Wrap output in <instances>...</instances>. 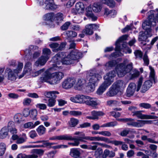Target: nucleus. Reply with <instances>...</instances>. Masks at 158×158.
<instances>
[{"label": "nucleus", "instance_id": "nucleus-1", "mask_svg": "<svg viewBox=\"0 0 158 158\" xmlns=\"http://www.w3.org/2000/svg\"><path fill=\"white\" fill-rule=\"evenodd\" d=\"M128 37V35H125L119 37L115 43V51L116 52H113L109 56L105 55L104 56L107 57L109 59H111L115 58L118 56H123V54L121 52V51H122L123 48L126 47L127 43L124 42L123 41L126 40Z\"/></svg>", "mask_w": 158, "mask_h": 158}, {"label": "nucleus", "instance_id": "nucleus-2", "mask_svg": "<svg viewBox=\"0 0 158 158\" xmlns=\"http://www.w3.org/2000/svg\"><path fill=\"white\" fill-rule=\"evenodd\" d=\"M74 135H79L78 136L73 137L72 136L69 135H65L64 138L63 140H74L73 143H69L68 144L72 145L73 146H77L79 144L80 142H85L86 141L84 140H87V136L85 135V134L82 132L76 131L74 133Z\"/></svg>", "mask_w": 158, "mask_h": 158}, {"label": "nucleus", "instance_id": "nucleus-3", "mask_svg": "<svg viewBox=\"0 0 158 158\" xmlns=\"http://www.w3.org/2000/svg\"><path fill=\"white\" fill-rule=\"evenodd\" d=\"M129 60L125 59L122 63L118 64L116 67L117 74L118 77H121L123 76L127 73H129L132 69V63H129L126 66V64L128 63Z\"/></svg>", "mask_w": 158, "mask_h": 158}, {"label": "nucleus", "instance_id": "nucleus-4", "mask_svg": "<svg viewBox=\"0 0 158 158\" xmlns=\"http://www.w3.org/2000/svg\"><path fill=\"white\" fill-rule=\"evenodd\" d=\"M56 64H58L59 62H60L63 64L69 65L74 64V60L70 59L69 55H66L64 52H60L56 54L53 57Z\"/></svg>", "mask_w": 158, "mask_h": 158}, {"label": "nucleus", "instance_id": "nucleus-5", "mask_svg": "<svg viewBox=\"0 0 158 158\" xmlns=\"http://www.w3.org/2000/svg\"><path fill=\"white\" fill-rule=\"evenodd\" d=\"M23 66L22 63L19 62L16 69H12L7 68L5 70V74L7 75L8 79L11 81H15L16 79V75L21 71Z\"/></svg>", "mask_w": 158, "mask_h": 158}, {"label": "nucleus", "instance_id": "nucleus-6", "mask_svg": "<svg viewBox=\"0 0 158 158\" xmlns=\"http://www.w3.org/2000/svg\"><path fill=\"white\" fill-rule=\"evenodd\" d=\"M120 120L124 122H128L127 124L136 127H140L143 126L146 122L144 120H139L137 122H134V119L131 118H123L121 119Z\"/></svg>", "mask_w": 158, "mask_h": 158}, {"label": "nucleus", "instance_id": "nucleus-7", "mask_svg": "<svg viewBox=\"0 0 158 158\" xmlns=\"http://www.w3.org/2000/svg\"><path fill=\"white\" fill-rule=\"evenodd\" d=\"M51 80L49 83L51 85H54L58 83L64 76V73L61 72H56L51 73Z\"/></svg>", "mask_w": 158, "mask_h": 158}, {"label": "nucleus", "instance_id": "nucleus-8", "mask_svg": "<svg viewBox=\"0 0 158 158\" xmlns=\"http://www.w3.org/2000/svg\"><path fill=\"white\" fill-rule=\"evenodd\" d=\"M86 77L89 82L96 83L101 79L102 77L100 74L94 73L93 71H91L87 73Z\"/></svg>", "mask_w": 158, "mask_h": 158}, {"label": "nucleus", "instance_id": "nucleus-9", "mask_svg": "<svg viewBox=\"0 0 158 158\" xmlns=\"http://www.w3.org/2000/svg\"><path fill=\"white\" fill-rule=\"evenodd\" d=\"M76 81L74 78H68L65 79L62 83V87L68 89L72 87L75 84Z\"/></svg>", "mask_w": 158, "mask_h": 158}, {"label": "nucleus", "instance_id": "nucleus-10", "mask_svg": "<svg viewBox=\"0 0 158 158\" xmlns=\"http://www.w3.org/2000/svg\"><path fill=\"white\" fill-rule=\"evenodd\" d=\"M142 110H137L134 114H132L133 116H135L138 118L140 119H156L158 117L154 115H145L142 113Z\"/></svg>", "mask_w": 158, "mask_h": 158}, {"label": "nucleus", "instance_id": "nucleus-11", "mask_svg": "<svg viewBox=\"0 0 158 158\" xmlns=\"http://www.w3.org/2000/svg\"><path fill=\"white\" fill-rule=\"evenodd\" d=\"M69 56L70 59L74 60V63L75 60H77L82 57V53L79 52V51L77 49H74L71 51V52L68 54Z\"/></svg>", "mask_w": 158, "mask_h": 158}, {"label": "nucleus", "instance_id": "nucleus-12", "mask_svg": "<svg viewBox=\"0 0 158 158\" xmlns=\"http://www.w3.org/2000/svg\"><path fill=\"white\" fill-rule=\"evenodd\" d=\"M99 27V25L97 24H89L86 26L84 32L87 35H92L93 34V31Z\"/></svg>", "mask_w": 158, "mask_h": 158}, {"label": "nucleus", "instance_id": "nucleus-13", "mask_svg": "<svg viewBox=\"0 0 158 158\" xmlns=\"http://www.w3.org/2000/svg\"><path fill=\"white\" fill-rule=\"evenodd\" d=\"M66 44L64 43H62L59 45L56 43H53L49 44V47L53 49L52 51L54 52H57L61 51L65 47Z\"/></svg>", "mask_w": 158, "mask_h": 158}, {"label": "nucleus", "instance_id": "nucleus-14", "mask_svg": "<svg viewBox=\"0 0 158 158\" xmlns=\"http://www.w3.org/2000/svg\"><path fill=\"white\" fill-rule=\"evenodd\" d=\"M116 74V73L115 70H113L110 72L104 77V81L106 83H110V85L113 82V78L115 76Z\"/></svg>", "mask_w": 158, "mask_h": 158}, {"label": "nucleus", "instance_id": "nucleus-15", "mask_svg": "<svg viewBox=\"0 0 158 158\" xmlns=\"http://www.w3.org/2000/svg\"><path fill=\"white\" fill-rule=\"evenodd\" d=\"M87 96L83 95H78L75 97L70 98L71 101L74 102L78 103H85Z\"/></svg>", "mask_w": 158, "mask_h": 158}, {"label": "nucleus", "instance_id": "nucleus-16", "mask_svg": "<svg viewBox=\"0 0 158 158\" xmlns=\"http://www.w3.org/2000/svg\"><path fill=\"white\" fill-rule=\"evenodd\" d=\"M51 73L48 70H46L40 77L39 80L41 82L49 83V81L51 80Z\"/></svg>", "mask_w": 158, "mask_h": 158}, {"label": "nucleus", "instance_id": "nucleus-17", "mask_svg": "<svg viewBox=\"0 0 158 158\" xmlns=\"http://www.w3.org/2000/svg\"><path fill=\"white\" fill-rule=\"evenodd\" d=\"M136 88V85L135 83H130L127 89L126 92L127 96L130 97L132 96L135 91Z\"/></svg>", "mask_w": 158, "mask_h": 158}, {"label": "nucleus", "instance_id": "nucleus-18", "mask_svg": "<svg viewBox=\"0 0 158 158\" xmlns=\"http://www.w3.org/2000/svg\"><path fill=\"white\" fill-rule=\"evenodd\" d=\"M85 103L87 105L94 107H96L98 105V103L96 99L91 98L87 96Z\"/></svg>", "mask_w": 158, "mask_h": 158}, {"label": "nucleus", "instance_id": "nucleus-19", "mask_svg": "<svg viewBox=\"0 0 158 158\" xmlns=\"http://www.w3.org/2000/svg\"><path fill=\"white\" fill-rule=\"evenodd\" d=\"M87 140L89 141H103L108 143H110L111 141L109 139L106 137H91L87 136Z\"/></svg>", "mask_w": 158, "mask_h": 158}, {"label": "nucleus", "instance_id": "nucleus-20", "mask_svg": "<svg viewBox=\"0 0 158 158\" xmlns=\"http://www.w3.org/2000/svg\"><path fill=\"white\" fill-rule=\"evenodd\" d=\"M45 4L46 6L44 8L46 10H54L57 7V5L54 4L53 0H46Z\"/></svg>", "mask_w": 158, "mask_h": 158}, {"label": "nucleus", "instance_id": "nucleus-21", "mask_svg": "<svg viewBox=\"0 0 158 158\" xmlns=\"http://www.w3.org/2000/svg\"><path fill=\"white\" fill-rule=\"evenodd\" d=\"M110 85V83H106L104 81L98 89L97 94L99 95H102Z\"/></svg>", "mask_w": 158, "mask_h": 158}, {"label": "nucleus", "instance_id": "nucleus-22", "mask_svg": "<svg viewBox=\"0 0 158 158\" xmlns=\"http://www.w3.org/2000/svg\"><path fill=\"white\" fill-rule=\"evenodd\" d=\"M81 152L80 149L77 148H72L70 149V155L75 158H81Z\"/></svg>", "mask_w": 158, "mask_h": 158}, {"label": "nucleus", "instance_id": "nucleus-23", "mask_svg": "<svg viewBox=\"0 0 158 158\" xmlns=\"http://www.w3.org/2000/svg\"><path fill=\"white\" fill-rule=\"evenodd\" d=\"M9 131L12 134H15L17 133V130L15 128L14 122L11 121L8 122L7 126L6 127Z\"/></svg>", "mask_w": 158, "mask_h": 158}, {"label": "nucleus", "instance_id": "nucleus-24", "mask_svg": "<svg viewBox=\"0 0 158 158\" xmlns=\"http://www.w3.org/2000/svg\"><path fill=\"white\" fill-rule=\"evenodd\" d=\"M119 91L112 85L109 89V90L106 93V95L109 97H113L116 95Z\"/></svg>", "mask_w": 158, "mask_h": 158}, {"label": "nucleus", "instance_id": "nucleus-25", "mask_svg": "<svg viewBox=\"0 0 158 158\" xmlns=\"http://www.w3.org/2000/svg\"><path fill=\"white\" fill-rule=\"evenodd\" d=\"M48 59V58L47 57H45L44 56H42L35 62V64L36 66H38L40 65H44Z\"/></svg>", "mask_w": 158, "mask_h": 158}, {"label": "nucleus", "instance_id": "nucleus-26", "mask_svg": "<svg viewBox=\"0 0 158 158\" xmlns=\"http://www.w3.org/2000/svg\"><path fill=\"white\" fill-rule=\"evenodd\" d=\"M86 15L89 17L91 19L92 21H95L97 19V17L95 16L92 11V8L91 7L89 6L86 9Z\"/></svg>", "mask_w": 158, "mask_h": 158}, {"label": "nucleus", "instance_id": "nucleus-27", "mask_svg": "<svg viewBox=\"0 0 158 158\" xmlns=\"http://www.w3.org/2000/svg\"><path fill=\"white\" fill-rule=\"evenodd\" d=\"M8 129L7 127H3L0 130V138L3 139L6 138L8 135Z\"/></svg>", "mask_w": 158, "mask_h": 158}, {"label": "nucleus", "instance_id": "nucleus-28", "mask_svg": "<svg viewBox=\"0 0 158 158\" xmlns=\"http://www.w3.org/2000/svg\"><path fill=\"white\" fill-rule=\"evenodd\" d=\"M113 86H114L119 91L120 89L124 88L125 87V84L122 80H118L115 82L113 84Z\"/></svg>", "mask_w": 158, "mask_h": 158}, {"label": "nucleus", "instance_id": "nucleus-29", "mask_svg": "<svg viewBox=\"0 0 158 158\" xmlns=\"http://www.w3.org/2000/svg\"><path fill=\"white\" fill-rule=\"evenodd\" d=\"M152 83L150 81H147L144 82L142 86L141 92L144 93L147 91L152 85Z\"/></svg>", "mask_w": 158, "mask_h": 158}, {"label": "nucleus", "instance_id": "nucleus-30", "mask_svg": "<svg viewBox=\"0 0 158 158\" xmlns=\"http://www.w3.org/2000/svg\"><path fill=\"white\" fill-rule=\"evenodd\" d=\"M31 64L30 62H27L26 63L24 66V69L23 72L22 74L20 75L19 76V78H21L23 77L25 74L28 72L29 70H30V68H31Z\"/></svg>", "mask_w": 158, "mask_h": 158}, {"label": "nucleus", "instance_id": "nucleus-31", "mask_svg": "<svg viewBox=\"0 0 158 158\" xmlns=\"http://www.w3.org/2000/svg\"><path fill=\"white\" fill-rule=\"evenodd\" d=\"M36 131L39 135L41 136L45 134L46 129L43 125H41L36 128Z\"/></svg>", "mask_w": 158, "mask_h": 158}, {"label": "nucleus", "instance_id": "nucleus-32", "mask_svg": "<svg viewBox=\"0 0 158 158\" xmlns=\"http://www.w3.org/2000/svg\"><path fill=\"white\" fill-rule=\"evenodd\" d=\"M115 156V152L111 151H110L106 149L104 152L103 154H102V157L103 158H106L107 157L109 156L110 158L114 157Z\"/></svg>", "mask_w": 158, "mask_h": 158}, {"label": "nucleus", "instance_id": "nucleus-33", "mask_svg": "<svg viewBox=\"0 0 158 158\" xmlns=\"http://www.w3.org/2000/svg\"><path fill=\"white\" fill-rule=\"evenodd\" d=\"M102 4H106L110 7L113 8L115 6V3L113 0H100Z\"/></svg>", "mask_w": 158, "mask_h": 158}, {"label": "nucleus", "instance_id": "nucleus-34", "mask_svg": "<svg viewBox=\"0 0 158 158\" xmlns=\"http://www.w3.org/2000/svg\"><path fill=\"white\" fill-rule=\"evenodd\" d=\"M79 120L74 118H71L68 122V125L71 127H75L79 123Z\"/></svg>", "mask_w": 158, "mask_h": 158}, {"label": "nucleus", "instance_id": "nucleus-35", "mask_svg": "<svg viewBox=\"0 0 158 158\" xmlns=\"http://www.w3.org/2000/svg\"><path fill=\"white\" fill-rule=\"evenodd\" d=\"M65 35L68 39H71L76 37L77 33L72 31H65Z\"/></svg>", "mask_w": 158, "mask_h": 158}, {"label": "nucleus", "instance_id": "nucleus-36", "mask_svg": "<svg viewBox=\"0 0 158 158\" xmlns=\"http://www.w3.org/2000/svg\"><path fill=\"white\" fill-rule=\"evenodd\" d=\"M27 139L26 134L23 133L22 134L21 136L19 137L16 143L18 144H22L25 142Z\"/></svg>", "mask_w": 158, "mask_h": 158}, {"label": "nucleus", "instance_id": "nucleus-37", "mask_svg": "<svg viewBox=\"0 0 158 158\" xmlns=\"http://www.w3.org/2000/svg\"><path fill=\"white\" fill-rule=\"evenodd\" d=\"M106 104L107 105L111 106H120L121 105L120 102L116 100L108 101L106 102Z\"/></svg>", "mask_w": 158, "mask_h": 158}, {"label": "nucleus", "instance_id": "nucleus-38", "mask_svg": "<svg viewBox=\"0 0 158 158\" xmlns=\"http://www.w3.org/2000/svg\"><path fill=\"white\" fill-rule=\"evenodd\" d=\"M92 10L95 12L98 13L101 11L102 9V6L98 3H95L94 4L92 7H91Z\"/></svg>", "mask_w": 158, "mask_h": 158}, {"label": "nucleus", "instance_id": "nucleus-39", "mask_svg": "<svg viewBox=\"0 0 158 158\" xmlns=\"http://www.w3.org/2000/svg\"><path fill=\"white\" fill-rule=\"evenodd\" d=\"M22 118L23 116L22 114L20 113H18L14 116V121L16 123H20L23 121Z\"/></svg>", "mask_w": 158, "mask_h": 158}, {"label": "nucleus", "instance_id": "nucleus-40", "mask_svg": "<svg viewBox=\"0 0 158 158\" xmlns=\"http://www.w3.org/2000/svg\"><path fill=\"white\" fill-rule=\"evenodd\" d=\"M135 59L141 60L143 58V53L142 52L139 50H136L134 52Z\"/></svg>", "mask_w": 158, "mask_h": 158}, {"label": "nucleus", "instance_id": "nucleus-41", "mask_svg": "<svg viewBox=\"0 0 158 158\" xmlns=\"http://www.w3.org/2000/svg\"><path fill=\"white\" fill-rule=\"evenodd\" d=\"M6 147V144L3 142L0 143V157H2L4 154Z\"/></svg>", "mask_w": 158, "mask_h": 158}, {"label": "nucleus", "instance_id": "nucleus-42", "mask_svg": "<svg viewBox=\"0 0 158 158\" xmlns=\"http://www.w3.org/2000/svg\"><path fill=\"white\" fill-rule=\"evenodd\" d=\"M117 125V123L116 122H111L104 123L101 126V127H113Z\"/></svg>", "mask_w": 158, "mask_h": 158}, {"label": "nucleus", "instance_id": "nucleus-43", "mask_svg": "<svg viewBox=\"0 0 158 158\" xmlns=\"http://www.w3.org/2000/svg\"><path fill=\"white\" fill-rule=\"evenodd\" d=\"M91 114L94 117L95 119H98V116L103 115L104 113L102 111H93L91 112Z\"/></svg>", "mask_w": 158, "mask_h": 158}, {"label": "nucleus", "instance_id": "nucleus-44", "mask_svg": "<svg viewBox=\"0 0 158 158\" xmlns=\"http://www.w3.org/2000/svg\"><path fill=\"white\" fill-rule=\"evenodd\" d=\"M116 64V61L115 60H113L106 63L105 66L107 68H112Z\"/></svg>", "mask_w": 158, "mask_h": 158}, {"label": "nucleus", "instance_id": "nucleus-45", "mask_svg": "<svg viewBox=\"0 0 158 158\" xmlns=\"http://www.w3.org/2000/svg\"><path fill=\"white\" fill-rule=\"evenodd\" d=\"M31 118L33 120L36 119V116L37 114V111L35 109H32L30 112Z\"/></svg>", "mask_w": 158, "mask_h": 158}, {"label": "nucleus", "instance_id": "nucleus-46", "mask_svg": "<svg viewBox=\"0 0 158 158\" xmlns=\"http://www.w3.org/2000/svg\"><path fill=\"white\" fill-rule=\"evenodd\" d=\"M43 56L45 57H47L48 58H49L50 55L51 53V51L48 48H44L42 50Z\"/></svg>", "mask_w": 158, "mask_h": 158}, {"label": "nucleus", "instance_id": "nucleus-47", "mask_svg": "<svg viewBox=\"0 0 158 158\" xmlns=\"http://www.w3.org/2000/svg\"><path fill=\"white\" fill-rule=\"evenodd\" d=\"M75 7L77 11H79L80 10L82 11L83 10L84 6L82 2H77L76 4Z\"/></svg>", "mask_w": 158, "mask_h": 158}, {"label": "nucleus", "instance_id": "nucleus-48", "mask_svg": "<svg viewBox=\"0 0 158 158\" xmlns=\"http://www.w3.org/2000/svg\"><path fill=\"white\" fill-rule=\"evenodd\" d=\"M96 83L89 82L88 83V85L87 86V89L90 91H93L95 88V84Z\"/></svg>", "mask_w": 158, "mask_h": 158}, {"label": "nucleus", "instance_id": "nucleus-49", "mask_svg": "<svg viewBox=\"0 0 158 158\" xmlns=\"http://www.w3.org/2000/svg\"><path fill=\"white\" fill-rule=\"evenodd\" d=\"M54 15L53 13H49L46 14L44 16L45 19L47 21H52Z\"/></svg>", "mask_w": 158, "mask_h": 158}, {"label": "nucleus", "instance_id": "nucleus-50", "mask_svg": "<svg viewBox=\"0 0 158 158\" xmlns=\"http://www.w3.org/2000/svg\"><path fill=\"white\" fill-rule=\"evenodd\" d=\"M65 135H60L58 136H55L51 137L49 139L51 140H63L65 138L64 137Z\"/></svg>", "mask_w": 158, "mask_h": 158}, {"label": "nucleus", "instance_id": "nucleus-51", "mask_svg": "<svg viewBox=\"0 0 158 158\" xmlns=\"http://www.w3.org/2000/svg\"><path fill=\"white\" fill-rule=\"evenodd\" d=\"M70 114L75 117H77L81 115L82 112L79 111L72 110L70 111Z\"/></svg>", "mask_w": 158, "mask_h": 158}, {"label": "nucleus", "instance_id": "nucleus-52", "mask_svg": "<svg viewBox=\"0 0 158 158\" xmlns=\"http://www.w3.org/2000/svg\"><path fill=\"white\" fill-rule=\"evenodd\" d=\"M139 106L140 107L146 109H148L151 107V104L147 103H140L139 105Z\"/></svg>", "mask_w": 158, "mask_h": 158}, {"label": "nucleus", "instance_id": "nucleus-53", "mask_svg": "<svg viewBox=\"0 0 158 158\" xmlns=\"http://www.w3.org/2000/svg\"><path fill=\"white\" fill-rule=\"evenodd\" d=\"M56 101V100L55 99H49L48 100L47 105L49 107H53L55 105Z\"/></svg>", "mask_w": 158, "mask_h": 158}, {"label": "nucleus", "instance_id": "nucleus-54", "mask_svg": "<svg viewBox=\"0 0 158 158\" xmlns=\"http://www.w3.org/2000/svg\"><path fill=\"white\" fill-rule=\"evenodd\" d=\"M31 102V99L29 98H24L23 101V103L24 106H28L29 105Z\"/></svg>", "mask_w": 158, "mask_h": 158}, {"label": "nucleus", "instance_id": "nucleus-55", "mask_svg": "<svg viewBox=\"0 0 158 158\" xmlns=\"http://www.w3.org/2000/svg\"><path fill=\"white\" fill-rule=\"evenodd\" d=\"M33 123L31 122H29L25 123L24 124V127L25 128L33 129Z\"/></svg>", "mask_w": 158, "mask_h": 158}, {"label": "nucleus", "instance_id": "nucleus-56", "mask_svg": "<svg viewBox=\"0 0 158 158\" xmlns=\"http://www.w3.org/2000/svg\"><path fill=\"white\" fill-rule=\"evenodd\" d=\"M145 153L146 154H147L149 152L152 154L151 156L153 158H158V154L155 152H152L151 151H150L149 150H144Z\"/></svg>", "mask_w": 158, "mask_h": 158}, {"label": "nucleus", "instance_id": "nucleus-57", "mask_svg": "<svg viewBox=\"0 0 158 158\" xmlns=\"http://www.w3.org/2000/svg\"><path fill=\"white\" fill-rule=\"evenodd\" d=\"M36 108L40 110H44L46 109L47 106L46 104L43 103H38L36 105Z\"/></svg>", "mask_w": 158, "mask_h": 158}, {"label": "nucleus", "instance_id": "nucleus-58", "mask_svg": "<svg viewBox=\"0 0 158 158\" xmlns=\"http://www.w3.org/2000/svg\"><path fill=\"white\" fill-rule=\"evenodd\" d=\"M44 152V151L41 149H35L34 150V154L39 155L40 156L42 155Z\"/></svg>", "mask_w": 158, "mask_h": 158}, {"label": "nucleus", "instance_id": "nucleus-59", "mask_svg": "<svg viewBox=\"0 0 158 158\" xmlns=\"http://www.w3.org/2000/svg\"><path fill=\"white\" fill-rule=\"evenodd\" d=\"M56 19L58 22H60L63 20V15L61 13H58L56 15Z\"/></svg>", "mask_w": 158, "mask_h": 158}, {"label": "nucleus", "instance_id": "nucleus-60", "mask_svg": "<svg viewBox=\"0 0 158 158\" xmlns=\"http://www.w3.org/2000/svg\"><path fill=\"white\" fill-rule=\"evenodd\" d=\"M70 24L71 23L70 22H67L61 26V29L62 30H66L68 29V27Z\"/></svg>", "mask_w": 158, "mask_h": 158}, {"label": "nucleus", "instance_id": "nucleus-61", "mask_svg": "<svg viewBox=\"0 0 158 158\" xmlns=\"http://www.w3.org/2000/svg\"><path fill=\"white\" fill-rule=\"evenodd\" d=\"M29 136L32 139H34L38 136V135L35 130H32L29 133Z\"/></svg>", "mask_w": 158, "mask_h": 158}, {"label": "nucleus", "instance_id": "nucleus-62", "mask_svg": "<svg viewBox=\"0 0 158 158\" xmlns=\"http://www.w3.org/2000/svg\"><path fill=\"white\" fill-rule=\"evenodd\" d=\"M149 155H146L141 152H139L137 154V156H142V158H149Z\"/></svg>", "mask_w": 158, "mask_h": 158}, {"label": "nucleus", "instance_id": "nucleus-63", "mask_svg": "<svg viewBox=\"0 0 158 158\" xmlns=\"http://www.w3.org/2000/svg\"><path fill=\"white\" fill-rule=\"evenodd\" d=\"M130 131L128 129H124L120 132V135L122 136H125L128 134Z\"/></svg>", "mask_w": 158, "mask_h": 158}, {"label": "nucleus", "instance_id": "nucleus-64", "mask_svg": "<svg viewBox=\"0 0 158 158\" xmlns=\"http://www.w3.org/2000/svg\"><path fill=\"white\" fill-rule=\"evenodd\" d=\"M151 72L150 74V78L153 80H155V72L154 69L152 67H150Z\"/></svg>", "mask_w": 158, "mask_h": 158}]
</instances>
